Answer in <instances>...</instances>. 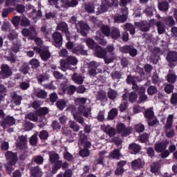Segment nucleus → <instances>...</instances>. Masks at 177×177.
Returning <instances> with one entry per match:
<instances>
[{
    "instance_id": "obj_1",
    "label": "nucleus",
    "mask_w": 177,
    "mask_h": 177,
    "mask_svg": "<svg viewBox=\"0 0 177 177\" xmlns=\"http://www.w3.org/2000/svg\"><path fill=\"white\" fill-rule=\"evenodd\" d=\"M81 133H82V131L80 132V138L78 142V146L80 149H82L80 150L79 154L81 157H88L89 154H91L89 149L91 147L92 144L88 140L86 136Z\"/></svg>"
},
{
    "instance_id": "obj_2",
    "label": "nucleus",
    "mask_w": 177,
    "mask_h": 177,
    "mask_svg": "<svg viewBox=\"0 0 177 177\" xmlns=\"http://www.w3.org/2000/svg\"><path fill=\"white\" fill-rule=\"evenodd\" d=\"M78 63V59L74 56H68L66 59H62L60 62V67L62 71H66L68 68L70 70H75L77 68H70V64L71 66H75Z\"/></svg>"
},
{
    "instance_id": "obj_3",
    "label": "nucleus",
    "mask_w": 177,
    "mask_h": 177,
    "mask_svg": "<svg viewBox=\"0 0 177 177\" xmlns=\"http://www.w3.org/2000/svg\"><path fill=\"white\" fill-rule=\"evenodd\" d=\"M68 111H71L73 113V116L76 122L84 125L85 124V120L84 117H82L78 112H77V108L74 105H70L68 108Z\"/></svg>"
},
{
    "instance_id": "obj_4",
    "label": "nucleus",
    "mask_w": 177,
    "mask_h": 177,
    "mask_svg": "<svg viewBox=\"0 0 177 177\" xmlns=\"http://www.w3.org/2000/svg\"><path fill=\"white\" fill-rule=\"evenodd\" d=\"M10 75H12V69H10V67L8 64H2L1 66L0 78L5 80L9 78Z\"/></svg>"
},
{
    "instance_id": "obj_5",
    "label": "nucleus",
    "mask_w": 177,
    "mask_h": 177,
    "mask_svg": "<svg viewBox=\"0 0 177 177\" xmlns=\"http://www.w3.org/2000/svg\"><path fill=\"white\" fill-rule=\"evenodd\" d=\"M168 145H169V141L168 140L156 142L155 144V150L157 151V153H162L164 150L167 149Z\"/></svg>"
},
{
    "instance_id": "obj_6",
    "label": "nucleus",
    "mask_w": 177,
    "mask_h": 177,
    "mask_svg": "<svg viewBox=\"0 0 177 177\" xmlns=\"http://www.w3.org/2000/svg\"><path fill=\"white\" fill-rule=\"evenodd\" d=\"M111 2L107 0H102V4L101 6L102 13L107 10V7L118 6V0H111Z\"/></svg>"
},
{
    "instance_id": "obj_7",
    "label": "nucleus",
    "mask_w": 177,
    "mask_h": 177,
    "mask_svg": "<svg viewBox=\"0 0 177 177\" xmlns=\"http://www.w3.org/2000/svg\"><path fill=\"white\" fill-rule=\"evenodd\" d=\"M57 30L62 31V32H64L68 41H70V32H68V26L66 22L59 23L57 26Z\"/></svg>"
},
{
    "instance_id": "obj_8",
    "label": "nucleus",
    "mask_w": 177,
    "mask_h": 177,
    "mask_svg": "<svg viewBox=\"0 0 177 177\" xmlns=\"http://www.w3.org/2000/svg\"><path fill=\"white\" fill-rule=\"evenodd\" d=\"M116 131L118 133H121L122 136H128L129 133H131V130L129 129H127L125 125L122 123H119L116 127Z\"/></svg>"
},
{
    "instance_id": "obj_9",
    "label": "nucleus",
    "mask_w": 177,
    "mask_h": 177,
    "mask_svg": "<svg viewBox=\"0 0 177 177\" xmlns=\"http://www.w3.org/2000/svg\"><path fill=\"white\" fill-rule=\"evenodd\" d=\"M79 115H83L86 118H88L91 115V109L85 107L84 105H80L77 108Z\"/></svg>"
},
{
    "instance_id": "obj_10",
    "label": "nucleus",
    "mask_w": 177,
    "mask_h": 177,
    "mask_svg": "<svg viewBox=\"0 0 177 177\" xmlns=\"http://www.w3.org/2000/svg\"><path fill=\"white\" fill-rule=\"evenodd\" d=\"M16 120L15 118L8 116L3 121L1 122V126L5 129L6 128H9V127H12V125H15Z\"/></svg>"
},
{
    "instance_id": "obj_11",
    "label": "nucleus",
    "mask_w": 177,
    "mask_h": 177,
    "mask_svg": "<svg viewBox=\"0 0 177 177\" xmlns=\"http://www.w3.org/2000/svg\"><path fill=\"white\" fill-rule=\"evenodd\" d=\"M95 55L97 57L104 59V57L107 56V51L104 48H102V46H96L95 48Z\"/></svg>"
},
{
    "instance_id": "obj_12",
    "label": "nucleus",
    "mask_w": 177,
    "mask_h": 177,
    "mask_svg": "<svg viewBox=\"0 0 177 177\" xmlns=\"http://www.w3.org/2000/svg\"><path fill=\"white\" fill-rule=\"evenodd\" d=\"M52 37L53 41L55 43V46H62L63 42V37L62 36V33L59 32H55L53 34Z\"/></svg>"
},
{
    "instance_id": "obj_13",
    "label": "nucleus",
    "mask_w": 177,
    "mask_h": 177,
    "mask_svg": "<svg viewBox=\"0 0 177 177\" xmlns=\"http://www.w3.org/2000/svg\"><path fill=\"white\" fill-rule=\"evenodd\" d=\"M101 128L110 138L115 136V129L111 127V126L102 125Z\"/></svg>"
},
{
    "instance_id": "obj_14",
    "label": "nucleus",
    "mask_w": 177,
    "mask_h": 177,
    "mask_svg": "<svg viewBox=\"0 0 177 177\" xmlns=\"http://www.w3.org/2000/svg\"><path fill=\"white\" fill-rule=\"evenodd\" d=\"M89 74L90 75L95 77V75H96V74H97V72H96V68H97V67H99V63L96 62H92L89 63Z\"/></svg>"
},
{
    "instance_id": "obj_15",
    "label": "nucleus",
    "mask_w": 177,
    "mask_h": 177,
    "mask_svg": "<svg viewBox=\"0 0 177 177\" xmlns=\"http://www.w3.org/2000/svg\"><path fill=\"white\" fill-rule=\"evenodd\" d=\"M62 8H74L78 5V1L76 0H72L70 2L68 0H62Z\"/></svg>"
},
{
    "instance_id": "obj_16",
    "label": "nucleus",
    "mask_w": 177,
    "mask_h": 177,
    "mask_svg": "<svg viewBox=\"0 0 177 177\" xmlns=\"http://www.w3.org/2000/svg\"><path fill=\"white\" fill-rule=\"evenodd\" d=\"M6 157L7 160H10L11 164H16L17 162V155L13 153L12 151H8L6 153Z\"/></svg>"
},
{
    "instance_id": "obj_17",
    "label": "nucleus",
    "mask_w": 177,
    "mask_h": 177,
    "mask_svg": "<svg viewBox=\"0 0 177 177\" xmlns=\"http://www.w3.org/2000/svg\"><path fill=\"white\" fill-rule=\"evenodd\" d=\"M80 29H78V32L83 35V37H86V31L89 30V26L83 22H80Z\"/></svg>"
},
{
    "instance_id": "obj_18",
    "label": "nucleus",
    "mask_w": 177,
    "mask_h": 177,
    "mask_svg": "<svg viewBox=\"0 0 177 177\" xmlns=\"http://www.w3.org/2000/svg\"><path fill=\"white\" fill-rule=\"evenodd\" d=\"M156 26L157 27L158 32L160 35L165 32V24H164V22L161 21H158L156 23Z\"/></svg>"
},
{
    "instance_id": "obj_19",
    "label": "nucleus",
    "mask_w": 177,
    "mask_h": 177,
    "mask_svg": "<svg viewBox=\"0 0 177 177\" xmlns=\"http://www.w3.org/2000/svg\"><path fill=\"white\" fill-rule=\"evenodd\" d=\"M107 157V151H102L99 152L98 153V158L96 160V164H101L103 165V161Z\"/></svg>"
},
{
    "instance_id": "obj_20",
    "label": "nucleus",
    "mask_w": 177,
    "mask_h": 177,
    "mask_svg": "<svg viewBox=\"0 0 177 177\" xmlns=\"http://www.w3.org/2000/svg\"><path fill=\"white\" fill-rule=\"evenodd\" d=\"M72 80L75 84H77L78 85H81L84 83V77L78 75V73H74L72 77Z\"/></svg>"
},
{
    "instance_id": "obj_21",
    "label": "nucleus",
    "mask_w": 177,
    "mask_h": 177,
    "mask_svg": "<svg viewBox=\"0 0 177 177\" xmlns=\"http://www.w3.org/2000/svg\"><path fill=\"white\" fill-rule=\"evenodd\" d=\"M166 59L169 63L172 62H177V53L174 51L169 52Z\"/></svg>"
},
{
    "instance_id": "obj_22",
    "label": "nucleus",
    "mask_w": 177,
    "mask_h": 177,
    "mask_svg": "<svg viewBox=\"0 0 177 177\" xmlns=\"http://www.w3.org/2000/svg\"><path fill=\"white\" fill-rule=\"evenodd\" d=\"M72 52H73V53H75L76 55H86L88 54V52L86 50H84V48H82V46H81L74 47Z\"/></svg>"
},
{
    "instance_id": "obj_23",
    "label": "nucleus",
    "mask_w": 177,
    "mask_h": 177,
    "mask_svg": "<svg viewBox=\"0 0 177 177\" xmlns=\"http://www.w3.org/2000/svg\"><path fill=\"white\" fill-rule=\"evenodd\" d=\"M40 57L42 60L46 62V60L50 57V53L49 52V49L46 48L45 49L42 50L40 53Z\"/></svg>"
},
{
    "instance_id": "obj_24",
    "label": "nucleus",
    "mask_w": 177,
    "mask_h": 177,
    "mask_svg": "<svg viewBox=\"0 0 177 177\" xmlns=\"http://www.w3.org/2000/svg\"><path fill=\"white\" fill-rule=\"evenodd\" d=\"M48 155L50 158V162H51V164H55V162H56V161H57V160L60 158L59 154L56 153V152L55 151H50L48 153Z\"/></svg>"
},
{
    "instance_id": "obj_25",
    "label": "nucleus",
    "mask_w": 177,
    "mask_h": 177,
    "mask_svg": "<svg viewBox=\"0 0 177 177\" xmlns=\"http://www.w3.org/2000/svg\"><path fill=\"white\" fill-rule=\"evenodd\" d=\"M104 38V35H102V33L100 32H97V35L95 36V40L100 44V45H102V46H106L107 45V41L103 40Z\"/></svg>"
},
{
    "instance_id": "obj_26",
    "label": "nucleus",
    "mask_w": 177,
    "mask_h": 177,
    "mask_svg": "<svg viewBox=\"0 0 177 177\" xmlns=\"http://www.w3.org/2000/svg\"><path fill=\"white\" fill-rule=\"evenodd\" d=\"M31 175L33 177H42L44 172H42V170L39 169V167H35L32 169Z\"/></svg>"
},
{
    "instance_id": "obj_27",
    "label": "nucleus",
    "mask_w": 177,
    "mask_h": 177,
    "mask_svg": "<svg viewBox=\"0 0 177 177\" xmlns=\"http://www.w3.org/2000/svg\"><path fill=\"white\" fill-rule=\"evenodd\" d=\"M173 124H174V115H169L167 118V122L165 127V130L172 129Z\"/></svg>"
},
{
    "instance_id": "obj_28",
    "label": "nucleus",
    "mask_w": 177,
    "mask_h": 177,
    "mask_svg": "<svg viewBox=\"0 0 177 177\" xmlns=\"http://www.w3.org/2000/svg\"><path fill=\"white\" fill-rule=\"evenodd\" d=\"M135 26L140 28L141 31H144L145 32H147V31H149V24H147V23L136 22Z\"/></svg>"
},
{
    "instance_id": "obj_29",
    "label": "nucleus",
    "mask_w": 177,
    "mask_h": 177,
    "mask_svg": "<svg viewBox=\"0 0 177 177\" xmlns=\"http://www.w3.org/2000/svg\"><path fill=\"white\" fill-rule=\"evenodd\" d=\"M111 37L113 39H118L120 37H121V33L120 32V30L117 28H113L111 32Z\"/></svg>"
},
{
    "instance_id": "obj_30",
    "label": "nucleus",
    "mask_w": 177,
    "mask_h": 177,
    "mask_svg": "<svg viewBox=\"0 0 177 177\" xmlns=\"http://www.w3.org/2000/svg\"><path fill=\"white\" fill-rule=\"evenodd\" d=\"M129 149L131 150V154H136V153H139V151H140V146L135 143L131 144Z\"/></svg>"
},
{
    "instance_id": "obj_31",
    "label": "nucleus",
    "mask_w": 177,
    "mask_h": 177,
    "mask_svg": "<svg viewBox=\"0 0 177 177\" xmlns=\"http://www.w3.org/2000/svg\"><path fill=\"white\" fill-rule=\"evenodd\" d=\"M30 9H32V17H33V19H37V17H41V16H42L41 11L35 10L34 9V6H28L27 10H30Z\"/></svg>"
},
{
    "instance_id": "obj_32",
    "label": "nucleus",
    "mask_w": 177,
    "mask_h": 177,
    "mask_svg": "<svg viewBox=\"0 0 177 177\" xmlns=\"http://www.w3.org/2000/svg\"><path fill=\"white\" fill-rule=\"evenodd\" d=\"M25 118L26 120H30V121H33L34 122H37L38 121V115L37 113H34L32 112H30L25 115Z\"/></svg>"
},
{
    "instance_id": "obj_33",
    "label": "nucleus",
    "mask_w": 177,
    "mask_h": 177,
    "mask_svg": "<svg viewBox=\"0 0 177 177\" xmlns=\"http://www.w3.org/2000/svg\"><path fill=\"white\" fill-rule=\"evenodd\" d=\"M75 91H77V87H75V86H73V85H71V86H68V87H66V89L63 88L62 89V91L68 94V95H73L74 94V92H75Z\"/></svg>"
},
{
    "instance_id": "obj_34",
    "label": "nucleus",
    "mask_w": 177,
    "mask_h": 177,
    "mask_svg": "<svg viewBox=\"0 0 177 177\" xmlns=\"http://www.w3.org/2000/svg\"><path fill=\"white\" fill-rule=\"evenodd\" d=\"M166 80L169 84H175V82H176L177 76L174 73H169L166 77Z\"/></svg>"
},
{
    "instance_id": "obj_35",
    "label": "nucleus",
    "mask_w": 177,
    "mask_h": 177,
    "mask_svg": "<svg viewBox=\"0 0 177 177\" xmlns=\"http://www.w3.org/2000/svg\"><path fill=\"white\" fill-rule=\"evenodd\" d=\"M127 19V15H115L114 20L116 23H125Z\"/></svg>"
},
{
    "instance_id": "obj_36",
    "label": "nucleus",
    "mask_w": 177,
    "mask_h": 177,
    "mask_svg": "<svg viewBox=\"0 0 177 177\" xmlns=\"http://www.w3.org/2000/svg\"><path fill=\"white\" fill-rule=\"evenodd\" d=\"M48 113V108L46 107L40 108L36 111V114L37 115H38V117H42L44 115H46Z\"/></svg>"
},
{
    "instance_id": "obj_37",
    "label": "nucleus",
    "mask_w": 177,
    "mask_h": 177,
    "mask_svg": "<svg viewBox=\"0 0 177 177\" xmlns=\"http://www.w3.org/2000/svg\"><path fill=\"white\" fill-rule=\"evenodd\" d=\"M118 114V109L113 108L109 112L108 118L109 120H114V118L117 117Z\"/></svg>"
},
{
    "instance_id": "obj_38",
    "label": "nucleus",
    "mask_w": 177,
    "mask_h": 177,
    "mask_svg": "<svg viewBox=\"0 0 177 177\" xmlns=\"http://www.w3.org/2000/svg\"><path fill=\"white\" fill-rule=\"evenodd\" d=\"M68 125L75 132H78V131H80V125H78L74 120H70L68 122Z\"/></svg>"
},
{
    "instance_id": "obj_39",
    "label": "nucleus",
    "mask_w": 177,
    "mask_h": 177,
    "mask_svg": "<svg viewBox=\"0 0 177 177\" xmlns=\"http://www.w3.org/2000/svg\"><path fill=\"white\" fill-rule=\"evenodd\" d=\"M140 167H142V160L140 159L135 160L131 162V168H133V169H139Z\"/></svg>"
},
{
    "instance_id": "obj_40",
    "label": "nucleus",
    "mask_w": 177,
    "mask_h": 177,
    "mask_svg": "<svg viewBox=\"0 0 177 177\" xmlns=\"http://www.w3.org/2000/svg\"><path fill=\"white\" fill-rule=\"evenodd\" d=\"M30 24H31V22L26 16H24L21 18L20 26H21V27H28Z\"/></svg>"
},
{
    "instance_id": "obj_41",
    "label": "nucleus",
    "mask_w": 177,
    "mask_h": 177,
    "mask_svg": "<svg viewBox=\"0 0 177 177\" xmlns=\"http://www.w3.org/2000/svg\"><path fill=\"white\" fill-rule=\"evenodd\" d=\"M124 28L129 31L131 35H135V26H133V25L129 23L125 24Z\"/></svg>"
},
{
    "instance_id": "obj_42",
    "label": "nucleus",
    "mask_w": 177,
    "mask_h": 177,
    "mask_svg": "<svg viewBox=\"0 0 177 177\" xmlns=\"http://www.w3.org/2000/svg\"><path fill=\"white\" fill-rule=\"evenodd\" d=\"M164 21L169 27H172V26H175V20L172 17H167L164 18Z\"/></svg>"
},
{
    "instance_id": "obj_43",
    "label": "nucleus",
    "mask_w": 177,
    "mask_h": 177,
    "mask_svg": "<svg viewBox=\"0 0 177 177\" xmlns=\"http://www.w3.org/2000/svg\"><path fill=\"white\" fill-rule=\"evenodd\" d=\"M84 9L88 13H95V6L92 3H88L85 5Z\"/></svg>"
},
{
    "instance_id": "obj_44",
    "label": "nucleus",
    "mask_w": 177,
    "mask_h": 177,
    "mask_svg": "<svg viewBox=\"0 0 177 177\" xmlns=\"http://www.w3.org/2000/svg\"><path fill=\"white\" fill-rule=\"evenodd\" d=\"M117 96H118V93H117V91H115L113 89L109 88V91L108 92V97L111 100H114L115 99H117Z\"/></svg>"
},
{
    "instance_id": "obj_45",
    "label": "nucleus",
    "mask_w": 177,
    "mask_h": 177,
    "mask_svg": "<svg viewBox=\"0 0 177 177\" xmlns=\"http://www.w3.org/2000/svg\"><path fill=\"white\" fill-rule=\"evenodd\" d=\"M35 95L37 97H39L40 99H46V96H48L46 91H45L44 90L37 91L35 92Z\"/></svg>"
},
{
    "instance_id": "obj_46",
    "label": "nucleus",
    "mask_w": 177,
    "mask_h": 177,
    "mask_svg": "<svg viewBox=\"0 0 177 177\" xmlns=\"http://www.w3.org/2000/svg\"><path fill=\"white\" fill-rule=\"evenodd\" d=\"M35 37H37V30H35V27L30 26L29 28V38L30 39H35Z\"/></svg>"
},
{
    "instance_id": "obj_47",
    "label": "nucleus",
    "mask_w": 177,
    "mask_h": 177,
    "mask_svg": "<svg viewBox=\"0 0 177 177\" xmlns=\"http://www.w3.org/2000/svg\"><path fill=\"white\" fill-rule=\"evenodd\" d=\"M158 8L162 12H167L169 8V6L167 2H161L158 5Z\"/></svg>"
},
{
    "instance_id": "obj_48",
    "label": "nucleus",
    "mask_w": 177,
    "mask_h": 177,
    "mask_svg": "<svg viewBox=\"0 0 177 177\" xmlns=\"http://www.w3.org/2000/svg\"><path fill=\"white\" fill-rule=\"evenodd\" d=\"M145 117L147 120H149L150 118H153V117H154V112L153 111L152 108H149L145 111Z\"/></svg>"
},
{
    "instance_id": "obj_49",
    "label": "nucleus",
    "mask_w": 177,
    "mask_h": 177,
    "mask_svg": "<svg viewBox=\"0 0 177 177\" xmlns=\"http://www.w3.org/2000/svg\"><path fill=\"white\" fill-rule=\"evenodd\" d=\"M86 45L88 46V48H91V49H93V48H96V42H95V40L91 38H88L86 40Z\"/></svg>"
},
{
    "instance_id": "obj_50",
    "label": "nucleus",
    "mask_w": 177,
    "mask_h": 177,
    "mask_svg": "<svg viewBox=\"0 0 177 177\" xmlns=\"http://www.w3.org/2000/svg\"><path fill=\"white\" fill-rule=\"evenodd\" d=\"M19 71L26 75V74H28V71H30V66H28V64L25 63L21 66Z\"/></svg>"
},
{
    "instance_id": "obj_51",
    "label": "nucleus",
    "mask_w": 177,
    "mask_h": 177,
    "mask_svg": "<svg viewBox=\"0 0 177 177\" xmlns=\"http://www.w3.org/2000/svg\"><path fill=\"white\" fill-rule=\"evenodd\" d=\"M12 102L15 103V104L19 106L20 103H21V96L14 94L12 96Z\"/></svg>"
},
{
    "instance_id": "obj_52",
    "label": "nucleus",
    "mask_w": 177,
    "mask_h": 177,
    "mask_svg": "<svg viewBox=\"0 0 177 177\" xmlns=\"http://www.w3.org/2000/svg\"><path fill=\"white\" fill-rule=\"evenodd\" d=\"M129 100L131 103H135L138 100V94L135 92H131L129 96Z\"/></svg>"
},
{
    "instance_id": "obj_53",
    "label": "nucleus",
    "mask_w": 177,
    "mask_h": 177,
    "mask_svg": "<svg viewBox=\"0 0 177 177\" xmlns=\"http://www.w3.org/2000/svg\"><path fill=\"white\" fill-rule=\"evenodd\" d=\"M96 97L97 100H106L107 99V96L106 95V92L104 91L98 92Z\"/></svg>"
},
{
    "instance_id": "obj_54",
    "label": "nucleus",
    "mask_w": 177,
    "mask_h": 177,
    "mask_svg": "<svg viewBox=\"0 0 177 177\" xmlns=\"http://www.w3.org/2000/svg\"><path fill=\"white\" fill-rule=\"evenodd\" d=\"M15 164H12V162H9L7 165H6V169L8 174H9L10 175V174H12V171L15 169Z\"/></svg>"
},
{
    "instance_id": "obj_55",
    "label": "nucleus",
    "mask_w": 177,
    "mask_h": 177,
    "mask_svg": "<svg viewBox=\"0 0 177 177\" xmlns=\"http://www.w3.org/2000/svg\"><path fill=\"white\" fill-rule=\"evenodd\" d=\"M15 9L13 8H4L2 12V17H8L10 13H12Z\"/></svg>"
},
{
    "instance_id": "obj_56",
    "label": "nucleus",
    "mask_w": 177,
    "mask_h": 177,
    "mask_svg": "<svg viewBox=\"0 0 177 177\" xmlns=\"http://www.w3.org/2000/svg\"><path fill=\"white\" fill-rule=\"evenodd\" d=\"M37 136H38V133H35L30 138V145H32V146H35V145H37V143L38 142V138Z\"/></svg>"
},
{
    "instance_id": "obj_57",
    "label": "nucleus",
    "mask_w": 177,
    "mask_h": 177,
    "mask_svg": "<svg viewBox=\"0 0 177 177\" xmlns=\"http://www.w3.org/2000/svg\"><path fill=\"white\" fill-rule=\"evenodd\" d=\"M121 156V153H120V150L115 149L111 153V157L112 158H115L116 160H120V156Z\"/></svg>"
},
{
    "instance_id": "obj_58",
    "label": "nucleus",
    "mask_w": 177,
    "mask_h": 177,
    "mask_svg": "<svg viewBox=\"0 0 177 177\" xmlns=\"http://www.w3.org/2000/svg\"><path fill=\"white\" fill-rule=\"evenodd\" d=\"M147 93L150 96H152V95H155V93H157V87L154 86H151L147 89Z\"/></svg>"
},
{
    "instance_id": "obj_59",
    "label": "nucleus",
    "mask_w": 177,
    "mask_h": 177,
    "mask_svg": "<svg viewBox=\"0 0 177 177\" xmlns=\"http://www.w3.org/2000/svg\"><path fill=\"white\" fill-rule=\"evenodd\" d=\"M30 64L32 66V68H38L39 66V61L37 59H32L30 61Z\"/></svg>"
},
{
    "instance_id": "obj_60",
    "label": "nucleus",
    "mask_w": 177,
    "mask_h": 177,
    "mask_svg": "<svg viewBox=\"0 0 177 177\" xmlns=\"http://www.w3.org/2000/svg\"><path fill=\"white\" fill-rule=\"evenodd\" d=\"M102 34L106 35V37H109L110 35V28L107 26H103L101 28Z\"/></svg>"
},
{
    "instance_id": "obj_61",
    "label": "nucleus",
    "mask_w": 177,
    "mask_h": 177,
    "mask_svg": "<svg viewBox=\"0 0 177 177\" xmlns=\"http://www.w3.org/2000/svg\"><path fill=\"white\" fill-rule=\"evenodd\" d=\"M147 122L149 127H154V125H156V124L158 122V120H157V118L153 116V118L148 119Z\"/></svg>"
},
{
    "instance_id": "obj_62",
    "label": "nucleus",
    "mask_w": 177,
    "mask_h": 177,
    "mask_svg": "<svg viewBox=\"0 0 177 177\" xmlns=\"http://www.w3.org/2000/svg\"><path fill=\"white\" fill-rule=\"evenodd\" d=\"M174 85L171 84H166L165 87V92H166V93H172V92H174Z\"/></svg>"
},
{
    "instance_id": "obj_63",
    "label": "nucleus",
    "mask_w": 177,
    "mask_h": 177,
    "mask_svg": "<svg viewBox=\"0 0 177 177\" xmlns=\"http://www.w3.org/2000/svg\"><path fill=\"white\" fill-rule=\"evenodd\" d=\"M66 101L63 100H59V101L57 102V106L59 110H63L64 107H66Z\"/></svg>"
},
{
    "instance_id": "obj_64",
    "label": "nucleus",
    "mask_w": 177,
    "mask_h": 177,
    "mask_svg": "<svg viewBox=\"0 0 177 177\" xmlns=\"http://www.w3.org/2000/svg\"><path fill=\"white\" fill-rule=\"evenodd\" d=\"M170 102L171 104L176 105L177 104V93H174L171 95V97L170 98Z\"/></svg>"
}]
</instances>
